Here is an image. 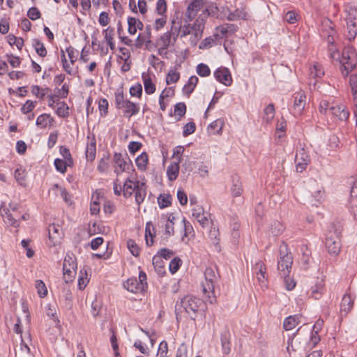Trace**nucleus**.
I'll use <instances>...</instances> for the list:
<instances>
[{
  "mask_svg": "<svg viewBox=\"0 0 357 357\" xmlns=\"http://www.w3.org/2000/svg\"><path fill=\"white\" fill-rule=\"evenodd\" d=\"M330 51L331 59L341 64L342 75L347 77L357 64V52L354 46H344L342 52L332 50Z\"/></svg>",
  "mask_w": 357,
  "mask_h": 357,
  "instance_id": "obj_1",
  "label": "nucleus"
},
{
  "mask_svg": "<svg viewBox=\"0 0 357 357\" xmlns=\"http://www.w3.org/2000/svg\"><path fill=\"white\" fill-rule=\"evenodd\" d=\"M204 306V302L202 299L192 295H187L175 305L176 319L181 318V314L183 310L191 319L195 320L199 314H202Z\"/></svg>",
  "mask_w": 357,
  "mask_h": 357,
  "instance_id": "obj_2",
  "label": "nucleus"
},
{
  "mask_svg": "<svg viewBox=\"0 0 357 357\" xmlns=\"http://www.w3.org/2000/svg\"><path fill=\"white\" fill-rule=\"evenodd\" d=\"M216 267H207L204 271V282H202L203 293L208 297V301L213 303L216 301L215 287L220 280Z\"/></svg>",
  "mask_w": 357,
  "mask_h": 357,
  "instance_id": "obj_3",
  "label": "nucleus"
},
{
  "mask_svg": "<svg viewBox=\"0 0 357 357\" xmlns=\"http://www.w3.org/2000/svg\"><path fill=\"white\" fill-rule=\"evenodd\" d=\"M238 29V26L234 24H223L215 28L213 34L208 38H206L202 45H221L222 40L227 38L232 33H235Z\"/></svg>",
  "mask_w": 357,
  "mask_h": 357,
  "instance_id": "obj_4",
  "label": "nucleus"
},
{
  "mask_svg": "<svg viewBox=\"0 0 357 357\" xmlns=\"http://www.w3.org/2000/svg\"><path fill=\"white\" fill-rule=\"evenodd\" d=\"M293 264V257L288 251V246L282 243L279 249L278 270L282 278H289Z\"/></svg>",
  "mask_w": 357,
  "mask_h": 357,
  "instance_id": "obj_5",
  "label": "nucleus"
},
{
  "mask_svg": "<svg viewBox=\"0 0 357 357\" xmlns=\"http://www.w3.org/2000/svg\"><path fill=\"white\" fill-rule=\"evenodd\" d=\"M115 106L119 109H123V116L128 119L139 112V105L125 98L122 90L115 93Z\"/></svg>",
  "mask_w": 357,
  "mask_h": 357,
  "instance_id": "obj_6",
  "label": "nucleus"
},
{
  "mask_svg": "<svg viewBox=\"0 0 357 357\" xmlns=\"http://www.w3.org/2000/svg\"><path fill=\"white\" fill-rule=\"evenodd\" d=\"M341 231L334 226L326 234L325 245L329 254L337 255L341 249Z\"/></svg>",
  "mask_w": 357,
  "mask_h": 357,
  "instance_id": "obj_7",
  "label": "nucleus"
},
{
  "mask_svg": "<svg viewBox=\"0 0 357 357\" xmlns=\"http://www.w3.org/2000/svg\"><path fill=\"white\" fill-rule=\"evenodd\" d=\"M202 31L200 30V25H199L197 30L194 27L181 26L177 36L183 39V43H190V45H197L202 37Z\"/></svg>",
  "mask_w": 357,
  "mask_h": 357,
  "instance_id": "obj_8",
  "label": "nucleus"
},
{
  "mask_svg": "<svg viewBox=\"0 0 357 357\" xmlns=\"http://www.w3.org/2000/svg\"><path fill=\"white\" fill-rule=\"evenodd\" d=\"M347 28L344 33V37L349 42L354 40L357 34V10L350 8L347 10L346 17Z\"/></svg>",
  "mask_w": 357,
  "mask_h": 357,
  "instance_id": "obj_9",
  "label": "nucleus"
},
{
  "mask_svg": "<svg viewBox=\"0 0 357 357\" xmlns=\"http://www.w3.org/2000/svg\"><path fill=\"white\" fill-rule=\"evenodd\" d=\"M123 287L132 293L142 292L147 288L146 275L144 272L140 271L139 278H131L128 279Z\"/></svg>",
  "mask_w": 357,
  "mask_h": 357,
  "instance_id": "obj_10",
  "label": "nucleus"
},
{
  "mask_svg": "<svg viewBox=\"0 0 357 357\" xmlns=\"http://www.w3.org/2000/svg\"><path fill=\"white\" fill-rule=\"evenodd\" d=\"M321 36L328 45H334L336 42L337 32L331 20L325 19L322 21Z\"/></svg>",
  "mask_w": 357,
  "mask_h": 357,
  "instance_id": "obj_11",
  "label": "nucleus"
},
{
  "mask_svg": "<svg viewBox=\"0 0 357 357\" xmlns=\"http://www.w3.org/2000/svg\"><path fill=\"white\" fill-rule=\"evenodd\" d=\"M227 11L228 8L227 7L222 6L219 8L215 3L208 2L206 3L204 13L217 19H224L226 17Z\"/></svg>",
  "mask_w": 357,
  "mask_h": 357,
  "instance_id": "obj_12",
  "label": "nucleus"
},
{
  "mask_svg": "<svg viewBox=\"0 0 357 357\" xmlns=\"http://www.w3.org/2000/svg\"><path fill=\"white\" fill-rule=\"evenodd\" d=\"M310 162V158L304 148L301 149L296 152L295 156V162L296 171L303 172Z\"/></svg>",
  "mask_w": 357,
  "mask_h": 357,
  "instance_id": "obj_13",
  "label": "nucleus"
},
{
  "mask_svg": "<svg viewBox=\"0 0 357 357\" xmlns=\"http://www.w3.org/2000/svg\"><path fill=\"white\" fill-rule=\"evenodd\" d=\"M172 25L170 31L165 33L161 37V39L163 41L164 45H169V43L172 42V39H173V41L175 42L176 38L178 37L177 36V34L179 29H181V24L178 19H173L172 21Z\"/></svg>",
  "mask_w": 357,
  "mask_h": 357,
  "instance_id": "obj_14",
  "label": "nucleus"
},
{
  "mask_svg": "<svg viewBox=\"0 0 357 357\" xmlns=\"http://www.w3.org/2000/svg\"><path fill=\"white\" fill-rule=\"evenodd\" d=\"M192 216L198 221L202 227H207L209 225V214L204 211V208L202 206L195 205L192 208Z\"/></svg>",
  "mask_w": 357,
  "mask_h": 357,
  "instance_id": "obj_15",
  "label": "nucleus"
},
{
  "mask_svg": "<svg viewBox=\"0 0 357 357\" xmlns=\"http://www.w3.org/2000/svg\"><path fill=\"white\" fill-rule=\"evenodd\" d=\"M254 271L257 275V280L259 282V284L263 287L267 286V274H266V268L264 263L262 261H257L254 267Z\"/></svg>",
  "mask_w": 357,
  "mask_h": 357,
  "instance_id": "obj_16",
  "label": "nucleus"
},
{
  "mask_svg": "<svg viewBox=\"0 0 357 357\" xmlns=\"http://www.w3.org/2000/svg\"><path fill=\"white\" fill-rule=\"evenodd\" d=\"M113 161L115 165H116V167L114 169V172L117 175L120 174L123 172H125L126 169H128L130 166L132 165L130 160L128 159V161L125 160L122 157L121 153H115L114 154Z\"/></svg>",
  "mask_w": 357,
  "mask_h": 357,
  "instance_id": "obj_17",
  "label": "nucleus"
},
{
  "mask_svg": "<svg viewBox=\"0 0 357 357\" xmlns=\"http://www.w3.org/2000/svg\"><path fill=\"white\" fill-rule=\"evenodd\" d=\"M340 121H346L349 116V112L344 105L334 103L330 107V114Z\"/></svg>",
  "mask_w": 357,
  "mask_h": 357,
  "instance_id": "obj_18",
  "label": "nucleus"
},
{
  "mask_svg": "<svg viewBox=\"0 0 357 357\" xmlns=\"http://www.w3.org/2000/svg\"><path fill=\"white\" fill-rule=\"evenodd\" d=\"M215 79L220 83L225 86H230L232 83V78L231 73L228 68L222 67L218 68L214 72Z\"/></svg>",
  "mask_w": 357,
  "mask_h": 357,
  "instance_id": "obj_19",
  "label": "nucleus"
},
{
  "mask_svg": "<svg viewBox=\"0 0 357 357\" xmlns=\"http://www.w3.org/2000/svg\"><path fill=\"white\" fill-rule=\"evenodd\" d=\"M294 112L295 115H299L305 108L306 96L303 91H299L294 94Z\"/></svg>",
  "mask_w": 357,
  "mask_h": 357,
  "instance_id": "obj_20",
  "label": "nucleus"
},
{
  "mask_svg": "<svg viewBox=\"0 0 357 357\" xmlns=\"http://www.w3.org/2000/svg\"><path fill=\"white\" fill-rule=\"evenodd\" d=\"M204 0H193L188 6L185 12L187 20H192L197 15L198 11L203 7Z\"/></svg>",
  "mask_w": 357,
  "mask_h": 357,
  "instance_id": "obj_21",
  "label": "nucleus"
},
{
  "mask_svg": "<svg viewBox=\"0 0 357 357\" xmlns=\"http://www.w3.org/2000/svg\"><path fill=\"white\" fill-rule=\"evenodd\" d=\"M1 213L6 224L14 227L19 226L20 214L12 213L10 208H3L1 211Z\"/></svg>",
  "mask_w": 357,
  "mask_h": 357,
  "instance_id": "obj_22",
  "label": "nucleus"
},
{
  "mask_svg": "<svg viewBox=\"0 0 357 357\" xmlns=\"http://www.w3.org/2000/svg\"><path fill=\"white\" fill-rule=\"evenodd\" d=\"M301 252V262L303 268L307 269L312 261V252L306 244H301L298 248Z\"/></svg>",
  "mask_w": 357,
  "mask_h": 357,
  "instance_id": "obj_23",
  "label": "nucleus"
},
{
  "mask_svg": "<svg viewBox=\"0 0 357 357\" xmlns=\"http://www.w3.org/2000/svg\"><path fill=\"white\" fill-rule=\"evenodd\" d=\"M324 280L322 277H317L314 281V285L312 286V295L318 299L324 291Z\"/></svg>",
  "mask_w": 357,
  "mask_h": 357,
  "instance_id": "obj_24",
  "label": "nucleus"
},
{
  "mask_svg": "<svg viewBox=\"0 0 357 357\" xmlns=\"http://www.w3.org/2000/svg\"><path fill=\"white\" fill-rule=\"evenodd\" d=\"M231 335L229 331H225L221 333L220 341L222 350L224 354L228 355L231 351Z\"/></svg>",
  "mask_w": 357,
  "mask_h": 357,
  "instance_id": "obj_25",
  "label": "nucleus"
},
{
  "mask_svg": "<svg viewBox=\"0 0 357 357\" xmlns=\"http://www.w3.org/2000/svg\"><path fill=\"white\" fill-rule=\"evenodd\" d=\"M135 201L139 205L144 200L146 195V185L144 183L137 181V189L135 190Z\"/></svg>",
  "mask_w": 357,
  "mask_h": 357,
  "instance_id": "obj_26",
  "label": "nucleus"
},
{
  "mask_svg": "<svg viewBox=\"0 0 357 357\" xmlns=\"http://www.w3.org/2000/svg\"><path fill=\"white\" fill-rule=\"evenodd\" d=\"M142 77L144 85L145 92L149 95L153 93L155 91V85L152 82L149 73L146 72L142 73Z\"/></svg>",
  "mask_w": 357,
  "mask_h": 357,
  "instance_id": "obj_27",
  "label": "nucleus"
},
{
  "mask_svg": "<svg viewBox=\"0 0 357 357\" xmlns=\"http://www.w3.org/2000/svg\"><path fill=\"white\" fill-rule=\"evenodd\" d=\"M301 314H294L287 317L283 324V327L286 331H289L295 328L301 322Z\"/></svg>",
  "mask_w": 357,
  "mask_h": 357,
  "instance_id": "obj_28",
  "label": "nucleus"
},
{
  "mask_svg": "<svg viewBox=\"0 0 357 357\" xmlns=\"http://www.w3.org/2000/svg\"><path fill=\"white\" fill-rule=\"evenodd\" d=\"M136 189L137 181L133 182L132 181L130 180V178H128L126 180L122 188L123 196L126 198L131 197L133 192H135Z\"/></svg>",
  "mask_w": 357,
  "mask_h": 357,
  "instance_id": "obj_29",
  "label": "nucleus"
},
{
  "mask_svg": "<svg viewBox=\"0 0 357 357\" xmlns=\"http://www.w3.org/2000/svg\"><path fill=\"white\" fill-rule=\"evenodd\" d=\"M230 190L233 197H235L241 196L243 191L242 183L237 175L232 176V185Z\"/></svg>",
  "mask_w": 357,
  "mask_h": 357,
  "instance_id": "obj_30",
  "label": "nucleus"
},
{
  "mask_svg": "<svg viewBox=\"0 0 357 357\" xmlns=\"http://www.w3.org/2000/svg\"><path fill=\"white\" fill-rule=\"evenodd\" d=\"M351 205L354 218L357 220V181L351 188Z\"/></svg>",
  "mask_w": 357,
  "mask_h": 357,
  "instance_id": "obj_31",
  "label": "nucleus"
},
{
  "mask_svg": "<svg viewBox=\"0 0 357 357\" xmlns=\"http://www.w3.org/2000/svg\"><path fill=\"white\" fill-rule=\"evenodd\" d=\"M198 81L199 79L197 76H191L189 78L187 84L184 85L183 88V93L188 97H190V94L193 92L195 88L196 87Z\"/></svg>",
  "mask_w": 357,
  "mask_h": 357,
  "instance_id": "obj_32",
  "label": "nucleus"
},
{
  "mask_svg": "<svg viewBox=\"0 0 357 357\" xmlns=\"http://www.w3.org/2000/svg\"><path fill=\"white\" fill-rule=\"evenodd\" d=\"M85 155L87 161L92 162L95 160L96 155V142L95 139H92L91 141L87 144Z\"/></svg>",
  "mask_w": 357,
  "mask_h": 357,
  "instance_id": "obj_33",
  "label": "nucleus"
},
{
  "mask_svg": "<svg viewBox=\"0 0 357 357\" xmlns=\"http://www.w3.org/2000/svg\"><path fill=\"white\" fill-rule=\"evenodd\" d=\"M353 306L354 299L351 298V296L349 294L344 295L340 305L341 312H344L345 314H347L351 310Z\"/></svg>",
  "mask_w": 357,
  "mask_h": 357,
  "instance_id": "obj_34",
  "label": "nucleus"
},
{
  "mask_svg": "<svg viewBox=\"0 0 357 357\" xmlns=\"http://www.w3.org/2000/svg\"><path fill=\"white\" fill-rule=\"evenodd\" d=\"M179 162H172L167 169V175L169 181H173L176 179L179 173Z\"/></svg>",
  "mask_w": 357,
  "mask_h": 357,
  "instance_id": "obj_35",
  "label": "nucleus"
},
{
  "mask_svg": "<svg viewBox=\"0 0 357 357\" xmlns=\"http://www.w3.org/2000/svg\"><path fill=\"white\" fill-rule=\"evenodd\" d=\"M155 227L151 222L146 223L145 229L146 243L148 246L153 244V238L155 237Z\"/></svg>",
  "mask_w": 357,
  "mask_h": 357,
  "instance_id": "obj_36",
  "label": "nucleus"
},
{
  "mask_svg": "<svg viewBox=\"0 0 357 357\" xmlns=\"http://www.w3.org/2000/svg\"><path fill=\"white\" fill-rule=\"evenodd\" d=\"M109 47L113 51H117L118 50L117 56L119 59L122 61L130 59V52L127 47L124 46H109Z\"/></svg>",
  "mask_w": 357,
  "mask_h": 357,
  "instance_id": "obj_37",
  "label": "nucleus"
},
{
  "mask_svg": "<svg viewBox=\"0 0 357 357\" xmlns=\"http://www.w3.org/2000/svg\"><path fill=\"white\" fill-rule=\"evenodd\" d=\"M165 221H166L165 227V234L167 236V237H169L171 236H173L174 234V220H176V218L172 215L170 214L168 218L166 219L165 217H162Z\"/></svg>",
  "mask_w": 357,
  "mask_h": 357,
  "instance_id": "obj_38",
  "label": "nucleus"
},
{
  "mask_svg": "<svg viewBox=\"0 0 357 357\" xmlns=\"http://www.w3.org/2000/svg\"><path fill=\"white\" fill-rule=\"evenodd\" d=\"M300 328H298L296 333L293 334V337L289 338L288 340V345L287 349L289 353L291 352V350L293 351H296L303 348V345H301V341H298V338H296V334L298 332Z\"/></svg>",
  "mask_w": 357,
  "mask_h": 357,
  "instance_id": "obj_39",
  "label": "nucleus"
},
{
  "mask_svg": "<svg viewBox=\"0 0 357 357\" xmlns=\"http://www.w3.org/2000/svg\"><path fill=\"white\" fill-rule=\"evenodd\" d=\"M153 266H154V268L155 271L158 273L159 275H164L166 273L164 261L162 259L160 258V257L158 255H155L153 257Z\"/></svg>",
  "mask_w": 357,
  "mask_h": 357,
  "instance_id": "obj_40",
  "label": "nucleus"
},
{
  "mask_svg": "<svg viewBox=\"0 0 357 357\" xmlns=\"http://www.w3.org/2000/svg\"><path fill=\"white\" fill-rule=\"evenodd\" d=\"M224 126L223 120L218 119L213 121L208 128V132L211 134H220L222 132V127Z\"/></svg>",
  "mask_w": 357,
  "mask_h": 357,
  "instance_id": "obj_41",
  "label": "nucleus"
},
{
  "mask_svg": "<svg viewBox=\"0 0 357 357\" xmlns=\"http://www.w3.org/2000/svg\"><path fill=\"white\" fill-rule=\"evenodd\" d=\"M71 269H77L75 259L70 255H66L63 264V270L70 272Z\"/></svg>",
  "mask_w": 357,
  "mask_h": 357,
  "instance_id": "obj_42",
  "label": "nucleus"
},
{
  "mask_svg": "<svg viewBox=\"0 0 357 357\" xmlns=\"http://www.w3.org/2000/svg\"><path fill=\"white\" fill-rule=\"evenodd\" d=\"M53 119L50 114H43L40 115L36 119V125L40 128H45L48 123L50 124L53 121Z\"/></svg>",
  "mask_w": 357,
  "mask_h": 357,
  "instance_id": "obj_43",
  "label": "nucleus"
},
{
  "mask_svg": "<svg viewBox=\"0 0 357 357\" xmlns=\"http://www.w3.org/2000/svg\"><path fill=\"white\" fill-rule=\"evenodd\" d=\"M50 91H51L50 88L43 89L38 85H33L31 87V93L40 99H43Z\"/></svg>",
  "mask_w": 357,
  "mask_h": 357,
  "instance_id": "obj_44",
  "label": "nucleus"
},
{
  "mask_svg": "<svg viewBox=\"0 0 357 357\" xmlns=\"http://www.w3.org/2000/svg\"><path fill=\"white\" fill-rule=\"evenodd\" d=\"M148 155L144 152L141 153L135 160L136 165L140 170H144L148 164Z\"/></svg>",
  "mask_w": 357,
  "mask_h": 357,
  "instance_id": "obj_45",
  "label": "nucleus"
},
{
  "mask_svg": "<svg viewBox=\"0 0 357 357\" xmlns=\"http://www.w3.org/2000/svg\"><path fill=\"white\" fill-rule=\"evenodd\" d=\"M264 119L267 122H271L275 116V107L273 104H269L264 110Z\"/></svg>",
  "mask_w": 357,
  "mask_h": 357,
  "instance_id": "obj_46",
  "label": "nucleus"
},
{
  "mask_svg": "<svg viewBox=\"0 0 357 357\" xmlns=\"http://www.w3.org/2000/svg\"><path fill=\"white\" fill-rule=\"evenodd\" d=\"M59 107L56 110V114L59 117L66 118L69 116V107L65 102H59Z\"/></svg>",
  "mask_w": 357,
  "mask_h": 357,
  "instance_id": "obj_47",
  "label": "nucleus"
},
{
  "mask_svg": "<svg viewBox=\"0 0 357 357\" xmlns=\"http://www.w3.org/2000/svg\"><path fill=\"white\" fill-rule=\"evenodd\" d=\"M49 237L52 241H55V243L57 242L58 239H60V233H59V226H56L55 225H51L49 226L48 229Z\"/></svg>",
  "mask_w": 357,
  "mask_h": 357,
  "instance_id": "obj_48",
  "label": "nucleus"
},
{
  "mask_svg": "<svg viewBox=\"0 0 357 357\" xmlns=\"http://www.w3.org/2000/svg\"><path fill=\"white\" fill-rule=\"evenodd\" d=\"M172 197L169 194H162L160 195L158 198V205L160 208H164L165 207L171 205Z\"/></svg>",
  "mask_w": 357,
  "mask_h": 357,
  "instance_id": "obj_49",
  "label": "nucleus"
},
{
  "mask_svg": "<svg viewBox=\"0 0 357 357\" xmlns=\"http://www.w3.org/2000/svg\"><path fill=\"white\" fill-rule=\"evenodd\" d=\"M174 112L176 116H178L177 120H180L186 113V105L184 102H178L174 105Z\"/></svg>",
  "mask_w": 357,
  "mask_h": 357,
  "instance_id": "obj_50",
  "label": "nucleus"
},
{
  "mask_svg": "<svg viewBox=\"0 0 357 357\" xmlns=\"http://www.w3.org/2000/svg\"><path fill=\"white\" fill-rule=\"evenodd\" d=\"M109 154L107 153L104 155L103 157L100 160L97 169L100 172H104L109 168Z\"/></svg>",
  "mask_w": 357,
  "mask_h": 357,
  "instance_id": "obj_51",
  "label": "nucleus"
},
{
  "mask_svg": "<svg viewBox=\"0 0 357 357\" xmlns=\"http://www.w3.org/2000/svg\"><path fill=\"white\" fill-rule=\"evenodd\" d=\"M35 287L40 298H44L47 294V289L45 283L41 280L36 281Z\"/></svg>",
  "mask_w": 357,
  "mask_h": 357,
  "instance_id": "obj_52",
  "label": "nucleus"
},
{
  "mask_svg": "<svg viewBox=\"0 0 357 357\" xmlns=\"http://www.w3.org/2000/svg\"><path fill=\"white\" fill-rule=\"evenodd\" d=\"M324 190H322L321 189H318V190H315L314 192H312V197L314 199V200L313 199L310 200V203L312 204V205L317 206V204L321 203V202L322 201V199L324 198Z\"/></svg>",
  "mask_w": 357,
  "mask_h": 357,
  "instance_id": "obj_53",
  "label": "nucleus"
},
{
  "mask_svg": "<svg viewBox=\"0 0 357 357\" xmlns=\"http://www.w3.org/2000/svg\"><path fill=\"white\" fill-rule=\"evenodd\" d=\"M310 75L314 77H321L324 75V71L321 64L315 63L312 68H310Z\"/></svg>",
  "mask_w": 357,
  "mask_h": 357,
  "instance_id": "obj_54",
  "label": "nucleus"
},
{
  "mask_svg": "<svg viewBox=\"0 0 357 357\" xmlns=\"http://www.w3.org/2000/svg\"><path fill=\"white\" fill-rule=\"evenodd\" d=\"M127 246L128 250L133 256L137 257L139 255L140 248H139V246L137 245L134 240L129 239L127 241Z\"/></svg>",
  "mask_w": 357,
  "mask_h": 357,
  "instance_id": "obj_55",
  "label": "nucleus"
},
{
  "mask_svg": "<svg viewBox=\"0 0 357 357\" xmlns=\"http://www.w3.org/2000/svg\"><path fill=\"white\" fill-rule=\"evenodd\" d=\"M66 52L68 53L71 64H74L79 54V51L75 50L73 46H68L66 49Z\"/></svg>",
  "mask_w": 357,
  "mask_h": 357,
  "instance_id": "obj_56",
  "label": "nucleus"
},
{
  "mask_svg": "<svg viewBox=\"0 0 357 357\" xmlns=\"http://www.w3.org/2000/svg\"><path fill=\"white\" fill-rule=\"evenodd\" d=\"M208 236L210 239L212 241V243L215 246H219V241L220 239L218 238L219 236V230L218 229L214 227H211L209 232H208Z\"/></svg>",
  "mask_w": 357,
  "mask_h": 357,
  "instance_id": "obj_57",
  "label": "nucleus"
},
{
  "mask_svg": "<svg viewBox=\"0 0 357 357\" xmlns=\"http://www.w3.org/2000/svg\"><path fill=\"white\" fill-rule=\"evenodd\" d=\"M333 103H330L328 100H322L319 106V110L320 113L323 114H330V107L333 106Z\"/></svg>",
  "mask_w": 357,
  "mask_h": 357,
  "instance_id": "obj_58",
  "label": "nucleus"
},
{
  "mask_svg": "<svg viewBox=\"0 0 357 357\" xmlns=\"http://www.w3.org/2000/svg\"><path fill=\"white\" fill-rule=\"evenodd\" d=\"M180 78V74L175 70H171L167 75L166 82L167 84H170L172 83H176L178 81Z\"/></svg>",
  "mask_w": 357,
  "mask_h": 357,
  "instance_id": "obj_59",
  "label": "nucleus"
},
{
  "mask_svg": "<svg viewBox=\"0 0 357 357\" xmlns=\"http://www.w3.org/2000/svg\"><path fill=\"white\" fill-rule=\"evenodd\" d=\"M168 344L166 341H162L158 347L157 357H167Z\"/></svg>",
  "mask_w": 357,
  "mask_h": 357,
  "instance_id": "obj_60",
  "label": "nucleus"
},
{
  "mask_svg": "<svg viewBox=\"0 0 357 357\" xmlns=\"http://www.w3.org/2000/svg\"><path fill=\"white\" fill-rule=\"evenodd\" d=\"M197 73L201 77L208 76L211 73L210 68L204 63H199L197 66Z\"/></svg>",
  "mask_w": 357,
  "mask_h": 357,
  "instance_id": "obj_61",
  "label": "nucleus"
},
{
  "mask_svg": "<svg viewBox=\"0 0 357 357\" xmlns=\"http://www.w3.org/2000/svg\"><path fill=\"white\" fill-rule=\"evenodd\" d=\"M108 101L105 98H100L98 102V107L100 115L105 116L108 113Z\"/></svg>",
  "mask_w": 357,
  "mask_h": 357,
  "instance_id": "obj_62",
  "label": "nucleus"
},
{
  "mask_svg": "<svg viewBox=\"0 0 357 357\" xmlns=\"http://www.w3.org/2000/svg\"><path fill=\"white\" fill-rule=\"evenodd\" d=\"M284 231L283 225L279 222H275L271 225V231L273 236H279Z\"/></svg>",
  "mask_w": 357,
  "mask_h": 357,
  "instance_id": "obj_63",
  "label": "nucleus"
},
{
  "mask_svg": "<svg viewBox=\"0 0 357 357\" xmlns=\"http://www.w3.org/2000/svg\"><path fill=\"white\" fill-rule=\"evenodd\" d=\"M182 261L178 257L174 258L169 263V271L172 273H176L181 266Z\"/></svg>",
  "mask_w": 357,
  "mask_h": 357,
  "instance_id": "obj_64",
  "label": "nucleus"
}]
</instances>
